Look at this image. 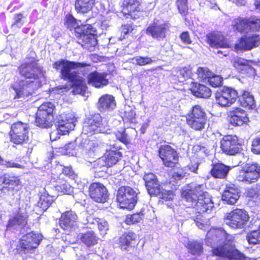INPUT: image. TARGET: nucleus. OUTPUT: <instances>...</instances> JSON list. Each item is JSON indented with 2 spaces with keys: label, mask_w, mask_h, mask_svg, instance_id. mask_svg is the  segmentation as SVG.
<instances>
[{
  "label": "nucleus",
  "mask_w": 260,
  "mask_h": 260,
  "mask_svg": "<svg viewBox=\"0 0 260 260\" xmlns=\"http://www.w3.org/2000/svg\"><path fill=\"white\" fill-rule=\"evenodd\" d=\"M19 74L24 79H19L11 87L16 93L15 98L25 99L42 86L44 73L41 67L35 62L24 63L18 68Z\"/></svg>",
  "instance_id": "1"
},
{
  "label": "nucleus",
  "mask_w": 260,
  "mask_h": 260,
  "mask_svg": "<svg viewBox=\"0 0 260 260\" xmlns=\"http://www.w3.org/2000/svg\"><path fill=\"white\" fill-rule=\"evenodd\" d=\"M233 236L228 234L222 229H211L207 234L206 244L213 247L215 243H223L212 250L213 253L219 256L217 260H244V255L234 249Z\"/></svg>",
  "instance_id": "2"
},
{
  "label": "nucleus",
  "mask_w": 260,
  "mask_h": 260,
  "mask_svg": "<svg viewBox=\"0 0 260 260\" xmlns=\"http://www.w3.org/2000/svg\"><path fill=\"white\" fill-rule=\"evenodd\" d=\"M182 197L188 203L187 206L198 211L196 215L191 217L197 226L204 231L208 230L209 225L205 223V222L202 218L201 212L209 213L214 207L210 195L208 192H203L202 194L198 196L197 194H194V191L192 190H183Z\"/></svg>",
  "instance_id": "3"
},
{
  "label": "nucleus",
  "mask_w": 260,
  "mask_h": 260,
  "mask_svg": "<svg viewBox=\"0 0 260 260\" xmlns=\"http://www.w3.org/2000/svg\"><path fill=\"white\" fill-rule=\"evenodd\" d=\"M86 65L85 63L60 59L53 64V68L59 72L61 79L72 84L74 86L72 92L74 94H77L84 92L86 86L85 80L80 75V73L74 70L84 67Z\"/></svg>",
  "instance_id": "4"
},
{
  "label": "nucleus",
  "mask_w": 260,
  "mask_h": 260,
  "mask_svg": "<svg viewBox=\"0 0 260 260\" xmlns=\"http://www.w3.org/2000/svg\"><path fill=\"white\" fill-rule=\"evenodd\" d=\"M111 130L106 123L102 122V118L100 114H95L90 118H86L84 122L82 128V140L80 143V147L86 150H91V146L94 143L86 138H84V135H92L94 134H111Z\"/></svg>",
  "instance_id": "5"
},
{
  "label": "nucleus",
  "mask_w": 260,
  "mask_h": 260,
  "mask_svg": "<svg viewBox=\"0 0 260 260\" xmlns=\"http://www.w3.org/2000/svg\"><path fill=\"white\" fill-rule=\"evenodd\" d=\"M66 25L71 30L74 28L75 36L82 46L88 48L97 44L96 30L91 25H78L77 20L72 15L67 16Z\"/></svg>",
  "instance_id": "6"
},
{
  "label": "nucleus",
  "mask_w": 260,
  "mask_h": 260,
  "mask_svg": "<svg viewBox=\"0 0 260 260\" xmlns=\"http://www.w3.org/2000/svg\"><path fill=\"white\" fill-rule=\"evenodd\" d=\"M76 121V118L73 113H63L59 115L55 123L56 129L50 134L51 141H56L60 138V135H65L73 129Z\"/></svg>",
  "instance_id": "7"
},
{
  "label": "nucleus",
  "mask_w": 260,
  "mask_h": 260,
  "mask_svg": "<svg viewBox=\"0 0 260 260\" xmlns=\"http://www.w3.org/2000/svg\"><path fill=\"white\" fill-rule=\"evenodd\" d=\"M187 124L196 131H202L205 128L207 123L206 114L199 105L193 106L186 117Z\"/></svg>",
  "instance_id": "8"
},
{
  "label": "nucleus",
  "mask_w": 260,
  "mask_h": 260,
  "mask_svg": "<svg viewBox=\"0 0 260 260\" xmlns=\"http://www.w3.org/2000/svg\"><path fill=\"white\" fill-rule=\"evenodd\" d=\"M116 200L121 208L131 210L137 202V194L129 186H121L117 191Z\"/></svg>",
  "instance_id": "9"
},
{
  "label": "nucleus",
  "mask_w": 260,
  "mask_h": 260,
  "mask_svg": "<svg viewBox=\"0 0 260 260\" xmlns=\"http://www.w3.org/2000/svg\"><path fill=\"white\" fill-rule=\"evenodd\" d=\"M234 28L239 32L247 34L260 30V18L252 16L250 17H239L233 21Z\"/></svg>",
  "instance_id": "10"
},
{
  "label": "nucleus",
  "mask_w": 260,
  "mask_h": 260,
  "mask_svg": "<svg viewBox=\"0 0 260 260\" xmlns=\"http://www.w3.org/2000/svg\"><path fill=\"white\" fill-rule=\"evenodd\" d=\"M28 214L25 209L19 208L13 212L7 226V229L20 230L22 234L27 232Z\"/></svg>",
  "instance_id": "11"
},
{
  "label": "nucleus",
  "mask_w": 260,
  "mask_h": 260,
  "mask_svg": "<svg viewBox=\"0 0 260 260\" xmlns=\"http://www.w3.org/2000/svg\"><path fill=\"white\" fill-rule=\"evenodd\" d=\"M260 178V166L256 163H247L242 167L237 176V180L246 184H251Z\"/></svg>",
  "instance_id": "12"
},
{
  "label": "nucleus",
  "mask_w": 260,
  "mask_h": 260,
  "mask_svg": "<svg viewBox=\"0 0 260 260\" xmlns=\"http://www.w3.org/2000/svg\"><path fill=\"white\" fill-rule=\"evenodd\" d=\"M238 97L237 91L228 87L220 88L215 93L216 103L223 107L231 106Z\"/></svg>",
  "instance_id": "13"
},
{
  "label": "nucleus",
  "mask_w": 260,
  "mask_h": 260,
  "mask_svg": "<svg viewBox=\"0 0 260 260\" xmlns=\"http://www.w3.org/2000/svg\"><path fill=\"white\" fill-rule=\"evenodd\" d=\"M248 219V215L245 210L236 209L228 214L225 223L232 228L242 229L245 225Z\"/></svg>",
  "instance_id": "14"
},
{
  "label": "nucleus",
  "mask_w": 260,
  "mask_h": 260,
  "mask_svg": "<svg viewBox=\"0 0 260 260\" xmlns=\"http://www.w3.org/2000/svg\"><path fill=\"white\" fill-rule=\"evenodd\" d=\"M28 127L27 124L20 121L11 125L9 133L11 141L16 144H20L28 138Z\"/></svg>",
  "instance_id": "15"
},
{
  "label": "nucleus",
  "mask_w": 260,
  "mask_h": 260,
  "mask_svg": "<svg viewBox=\"0 0 260 260\" xmlns=\"http://www.w3.org/2000/svg\"><path fill=\"white\" fill-rule=\"evenodd\" d=\"M260 45V36L257 34L242 36L235 45L237 52L250 50Z\"/></svg>",
  "instance_id": "16"
},
{
  "label": "nucleus",
  "mask_w": 260,
  "mask_h": 260,
  "mask_svg": "<svg viewBox=\"0 0 260 260\" xmlns=\"http://www.w3.org/2000/svg\"><path fill=\"white\" fill-rule=\"evenodd\" d=\"M42 240V235L32 232L23 235L20 240L19 248L22 249L24 253H27L36 248Z\"/></svg>",
  "instance_id": "17"
},
{
  "label": "nucleus",
  "mask_w": 260,
  "mask_h": 260,
  "mask_svg": "<svg viewBox=\"0 0 260 260\" xmlns=\"http://www.w3.org/2000/svg\"><path fill=\"white\" fill-rule=\"evenodd\" d=\"M220 147L224 153L233 155L240 151L241 145L236 136L227 135L221 140Z\"/></svg>",
  "instance_id": "18"
},
{
  "label": "nucleus",
  "mask_w": 260,
  "mask_h": 260,
  "mask_svg": "<svg viewBox=\"0 0 260 260\" xmlns=\"http://www.w3.org/2000/svg\"><path fill=\"white\" fill-rule=\"evenodd\" d=\"M159 155L164 164L173 168L177 163L178 156L176 151L168 145L161 146L159 149Z\"/></svg>",
  "instance_id": "19"
},
{
  "label": "nucleus",
  "mask_w": 260,
  "mask_h": 260,
  "mask_svg": "<svg viewBox=\"0 0 260 260\" xmlns=\"http://www.w3.org/2000/svg\"><path fill=\"white\" fill-rule=\"evenodd\" d=\"M78 216L72 210L64 212L59 219V225L62 229L66 231H72L77 225Z\"/></svg>",
  "instance_id": "20"
},
{
  "label": "nucleus",
  "mask_w": 260,
  "mask_h": 260,
  "mask_svg": "<svg viewBox=\"0 0 260 260\" xmlns=\"http://www.w3.org/2000/svg\"><path fill=\"white\" fill-rule=\"evenodd\" d=\"M89 196L95 202H105L108 197L106 187L100 183H92L89 188Z\"/></svg>",
  "instance_id": "21"
},
{
  "label": "nucleus",
  "mask_w": 260,
  "mask_h": 260,
  "mask_svg": "<svg viewBox=\"0 0 260 260\" xmlns=\"http://www.w3.org/2000/svg\"><path fill=\"white\" fill-rule=\"evenodd\" d=\"M141 7L139 0H124L122 13L127 17V15L133 19L139 17V13L141 11Z\"/></svg>",
  "instance_id": "22"
},
{
  "label": "nucleus",
  "mask_w": 260,
  "mask_h": 260,
  "mask_svg": "<svg viewBox=\"0 0 260 260\" xmlns=\"http://www.w3.org/2000/svg\"><path fill=\"white\" fill-rule=\"evenodd\" d=\"M116 107L115 98L110 94L102 95L99 99L97 108L101 113H108L114 110Z\"/></svg>",
  "instance_id": "23"
},
{
  "label": "nucleus",
  "mask_w": 260,
  "mask_h": 260,
  "mask_svg": "<svg viewBox=\"0 0 260 260\" xmlns=\"http://www.w3.org/2000/svg\"><path fill=\"white\" fill-rule=\"evenodd\" d=\"M167 29V25L166 24L159 23L155 20L147 28L146 32L153 38L161 40L166 37Z\"/></svg>",
  "instance_id": "24"
},
{
  "label": "nucleus",
  "mask_w": 260,
  "mask_h": 260,
  "mask_svg": "<svg viewBox=\"0 0 260 260\" xmlns=\"http://www.w3.org/2000/svg\"><path fill=\"white\" fill-rule=\"evenodd\" d=\"M3 184L1 190L4 194L13 195L21 187L20 180L18 177L14 176L5 178L3 181Z\"/></svg>",
  "instance_id": "25"
},
{
  "label": "nucleus",
  "mask_w": 260,
  "mask_h": 260,
  "mask_svg": "<svg viewBox=\"0 0 260 260\" xmlns=\"http://www.w3.org/2000/svg\"><path fill=\"white\" fill-rule=\"evenodd\" d=\"M107 75V74L105 73H99L96 71L91 72L87 76L88 84L95 88H102L109 83Z\"/></svg>",
  "instance_id": "26"
},
{
  "label": "nucleus",
  "mask_w": 260,
  "mask_h": 260,
  "mask_svg": "<svg viewBox=\"0 0 260 260\" xmlns=\"http://www.w3.org/2000/svg\"><path fill=\"white\" fill-rule=\"evenodd\" d=\"M206 38L207 43L212 48H228L230 47V45L224 36L219 33H209L206 35Z\"/></svg>",
  "instance_id": "27"
},
{
  "label": "nucleus",
  "mask_w": 260,
  "mask_h": 260,
  "mask_svg": "<svg viewBox=\"0 0 260 260\" xmlns=\"http://www.w3.org/2000/svg\"><path fill=\"white\" fill-rule=\"evenodd\" d=\"M121 157L120 152L116 150H110L107 151L105 155L99 158L96 163L98 165L111 167L116 164Z\"/></svg>",
  "instance_id": "28"
},
{
  "label": "nucleus",
  "mask_w": 260,
  "mask_h": 260,
  "mask_svg": "<svg viewBox=\"0 0 260 260\" xmlns=\"http://www.w3.org/2000/svg\"><path fill=\"white\" fill-rule=\"evenodd\" d=\"M230 121L234 126H241L248 121L246 112L243 109L236 108L229 112Z\"/></svg>",
  "instance_id": "29"
},
{
  "label": "nucleus",
  "mask_w": 260,
  "mask_h": 260,
  "mask_svg": "<svg viewBox=\"0 0 260 260\" xmlns=\"http://www.w3.org/2000/svg\"><path fill=\"white\" fill-rule=\"evenodd\" d=\"M143 179L148 192L150 196H153L159 192L160 186L156 176L153 173H145Z\"/></svg>",
  "instance_id": "30"
},
{
  "label": "nucleus",
  "mask_w": 260,
  "mask_h": 260,
  "mask_svg": "<svg viewBox=\"0 0 260 260\" xmlns=\"http://www.w3.org/2000/svg\"><path fill=\"white\" fill-rule=\"evenodd\" d=\"M249 60L237 57L233 62L234 67L240 73L248 76H254L256 74L255 69L249 64Z\"/></svg>",
  "instance_id": "31"
},
{
  "label": "nucleus",
  "mask_w": 260,
  "mask_h": 260,
  "mask_svg": "<svg viewBox=\"0 0 260 260\" xmlns=\"http://www.w3.org/2000/svg\"><path fill=\"white\" fill-rule=\"evenodd\" d=\"M55 108L54 105L50 102L45 103L41 105L38 108L36 115H39V120L42 118L47 119L46 122H53V112Z\"/></svg>",
  "instance_id": "32"
},
{
  "label": "nucleus",
  "mask_w": 260,
  "mask_h": 260,
  "mask_svg": "<svg viewBox=\"0 0 260 260\" xmlns=\"http://www.w3.org/2000/svg\"><path fill=\"white\" fill-rule=\"evenodd\" d=\"M238 189L234 186L227 187L224 191L222 199L228 204L234 205L239 198Z\"/></svg>",
  "instance_id": "33"
},
{
  "label": "nucleus",
  "mask_w": 260,
  "mask_h": 260,
  "mask_svg": "<svg viewBox=\"0 0 260 260\" xmlns=\"http://www.w3.org/2000/svg\"><path fill=\"white\" fill-rule=\"evenodd\" d=\"M192 93L198 98L207 99L211 95V90L207 86L196 83L190 89Z\"/></svg>",
  "instance_id": "34"
},
{
  "label": "nucleus",
  "mask_w": 260,
  "mask_h": 260,
  "mask_svg": "<svg viewBox=\"0 0 260 260\" xmlns=\"http://www.w3.org/2000/svg\"><path fill=\"white\" fill-rule=\"evenodd\" d=\"M230 167L223 164H216L213 166L210 171L213 177L216 178L223 179L228 174Z\"/></svg>",
  "instance_id": "35"
},
{
  "label": "nucleus",
  "mask_w": 260,
  "mask_h": 260,
  "mask_svg": "<svg viewBox=\"0 0 260 260\" xmlns=\"http://www.w3.org/2000/svg\"><path fill=\"white\" fill-rule=\"evenodd\" d=\"M78 237L81 242L88 247H91L96 244L99 238L92 231H88L84 233H80Z\"/></svg>",
  "instance_id": "36"
},
{
  "label": "nucleus",
  "mask_w": 260,
  "mask_h": 260,
  "mask_svg": "<svg viewBox=\"0 0 260 260\" xmlns=\"http://www.w3.org/2000/svg\"><path fill=\"white\" fill-rule=\"evenodd\" d=\"M94 2L95 0H76L75 10L78 13H88L91 10Z\"/></svg>",
  "instance_id": "37"
},
{
  "label": "nucleus",
  "mask_w": 260,
  "mask_h": 260,
  "mask_svg": "<svg viewBox=\"0 0 260 260\" xmlns=\"http://www.w3.org/2000/svg\"><path fill=\"white\" fill-rule=\"evenodd\" d=\"M55 199V196L49 195L45 190L41 193L39 201L37 203V206L43 211H46Z\"/></svg>",
  "instance_id": "38"
},
{
  "label": "nucleus",
  "mask_w": 260,
  "mask_h": 260,
  "mask_svg": "<svg viewBox=\"0 0 260 260\" xmlns=\"http://www.w3.org/2000/svg\"><path fill=\"white\" fill-rule=\"evenodd\" d=\"M241 106L249 109H252L255 105L253 96L250 92L243 91L241 95L238 96Z\"/></svg>",
  "instance_id": "39"
},
{
  "label": "nucleus",
  "mask_w": 260,
  "mask_h": 260,
  "mask_svg": "<svg viewBox=\"0 0 260 260\" xmlns=\"http://www.w3.org/2000/svg\"><path fill=\"white\" fill-rule=\"evenodd\" d=\"M173 74L177 77L178 80L183 82L191 76V71L190 66L177 68L173 71Z\"/></svg>",
  "instance_id": "40"
},
{
  "label": "nucleus",
  "mask_w": 260,
  "mask_h": 260,
  "mask_svg": "<svg viewBox=\"0 0 260 260\" xmlns=\"http://www.w3.org/2000/svg\"><path fill=\"white\" fill-rule=\"evenodd\" d=\"M136 235L133 232L129 231L123 234L119 238V244L122 249L126 250L132 241L135 240Z\"/></svg>",
  "instance_id": "41"
},
{
  "label": "nucleus",
  "mask_w": 260,
  "mask_h": 260,
  "mask_svg": "<svg viewBox=\"0 0 260 260\" xmlns=\"http://www.w3.org/2000/svg\"><path fill=\"white\" fill-rule=\"evenodd\" d=\"M55 187L56 190L64 194H70L73 190V187L66 181H61L60 178L57 180Z\"/></svg>",
  "instance_id": "42"
},
{
  "label": "nucleus",
  "mask_w": 260,
  "mask_h": 260,
  "mask_svg": "<svg viewBox=\"0 0 260 260\" xmlns=\"http://www.w3.org/2000/svg\"><path fill=\"white\" fill-rule=\"evenodd\" d=\"M248 196L255 205L260 206V185L251 188L248 191Z\"/></svg>",
  "instance_id": "43"
},
{
  "label": "nucleus",
  "mask_w": 260,
  "mask_h": 260,
  "mask_svg": "<svg viewBox=\"0 0 260 260\" xmlns=\"http://www.w3.org/2000/svg\"><path fill=\"white\" fill-rule=\"evenodd\" d=\"M196 74L200 81H205L212 75V73L206 67H199Z\"/></svg>",
  "instance_id": "44"
},
{
  "label": "nucleus",
  "mask_w": 260,
  "mask_h": 260,
  "mask_svg": "<svg viewBox=\"0 0 260 260\" xmlns=\"http://www.w3.org/2000/svg\"><path fill=\"white\" fill-rule=\"evenodd\" d=\"M246 238L250 244H260V227L257 230L252 231L248 233Z\"/></svg>",
  "instance_id": "45"
},
{
  "label": "nucleus",
  "mask_w": 260,
  "mask_h": 260,
  "mask_svg": "<svg viewBox=\"0 0 260 260\" xmlns=\"http://www.w3.org/2000/svg\"><path fill=\"white\" fill-rule=\"evenodd\" d=\"M136 113L130 106H125L123 115V119L127 122L133 123L134 122Z\"/></svg>",
  "instance_id": "46"
},
{
  "label": "nucleus",
  "mask_w": 260,
  "mask_h": 260,
  "mask_svg": "<svg viewBox=\"0 0 260 260\" xmlns=\"http://www.w3.org/2000/svg\"><path fill=\"white\" fill-rule=\"evenodd\" d=\"M132 61L134 64L143 66L152 63L153 60L148 57L137 56L132 59Z\"/></svg>",
  "instance_id": "47"
},
{
  "label": "nucleus",
  "mask_w": 260,
  "mask_h": 260,
  "mask_svg": "<svg viewBox=\"0 0 260 260\" xmlns=\"http://www.w3.org/2000/svg\"><path fill=\"white\" fill-rule=\"evenodd\" d=\"M189 250L193 255H199L203 251V247L199 242H191L189 244Z\"/></svg>",
  "instance_id": "48"
},
{
  "label": "nucleus",
  "mask_w": 260,
  "mask_h": 260,
  "mask_svg": "<svg viewBox=\"0 0 260 260\" xmlns=\"http://www.w3.org/2000/svg\"><path fill=\"white\" fill-rule=\"evenodd\" d=\"M23 16L21 13L15 14L13 16V22L12 24V28L14 29L20 28L23 25L22 19Z\"/></svg>",
  "instance_id": "49"
},
{
  "label": "nucleus",
  "mask_w": 260,
  "mask_h": 260,
  "mask_svg": "<svg viewBox=\"0 0 260 260\" xmlns=\"http://www.w3.org/2000/svg\"><path fill=\"white\" fill-rule=\"evenodd\" d=\"M159 192V193L153 196L158 197L159 198L166 201L172 200L174 198L173 191L171 190H166L160 188Z\"/></svg>",
  "instance_id": "50"
},
{
  "label": "nucleus",
  "mask_w": 260,
  "mask_h": 260,
  "mask_svg": "<svg viewBox=\"0 0 260 260\" xmlns=\"http://www.w3.org/2000/svg\"><path fill=\"white\" fill-rule=\"evenodd\" d=\"M176 4L180 13L183 16L187 15L188 13L187 0H177Z\"/></svg>",
  "instance_id": "51"
},
{
  "label": "nucleus",
  "mask_w": 260,
  "mask_h": 260,
  "mask_svg": "<svg viewBox=\"0 0 260 260\" xmlns=\"http://www.w3.org/2000/svg\"><path fill=\"white\" fill-rule=\"evenodd\" d=\"M207 81L211 86L216 87L221 85L222 78L220 76L214 75L212 73V75L210 76Z\"/></svg>",
  "instance_id": "52"
},
{
  "label": "nucleus",
  "mask_w": 260,
  "mask_h": 260,
  "mask_svg": "<svg viewBox=\"0 0 260 260\" xmlns=\"http://www.w3.org/2000/svg\"><path fill=\"white\" fill-rule=\"evenodd\" d=\"M115 135L116 139L121 142L125 144H127L129 143V139L125 133V130L117 131L115 133Z\"/></svg>",
  "instance_id": "53"
},
{
  "label": "nucleus",
  "mask_w": 260,
  "mask_h": 260,
  "mask_svg": "<svg viewBox=\"0 0 260 260\" xmlns=\"http://www.w3.org/2000/svg\"><path fill=\"white\" fill-rule=\"evenodd\" d=\"M141 220L142 217L140 214L136 213L132 215H128L125 219V222L127 224H131L139 222Z\"/></svg>",
  "instance_id": "54"
},
{
  "label": "nucleus",
  "mask_w": 260,
  "mask_h": 260,
  "mask_svg": "<svg viewBox=\"0 0 260 260\" xmlns=\"http://www.w3.org/2000/svg\"><path fill=\"white\" fill-rule=\"evenodd\" d=\"M96 225L102 235H105L109 228L108 222L103 219H99Z\"/></svg>",
  "instance_id": "55"
},
{
  "label": "nucleus",
  "mask_w": 260,
  "mask_h": 260,
  "mask_svg": "<svg viewBox=\"0 0 260 260\" xmlns=\"http://www.w3.org/2000/svg\"><path fill=\"white\" fill-rule=\"evenodd\" d=\"M251 150L255 154H260V136L253 140Z\"/></svg>",
  "instance_id": "56"
},
{
  "label": "nucleus",
  "mask_w": 260,
  "mask_h": 260,
  "mask_svg": "<svg viewBox=\"0 0 260 260\" xmlns=\"http://www.w3.org/2000/svg\"><path fill=\"white\" fill-rule=\"evenodd\" d=\"M45 118H42V120H39V115H36V125L42 128H48L52 125V123L46 122Z\"/></svg>",
  "instance_id": "57"
},
{
  "label": "nucleus",
  "mask_w": 260,
  "mask_h": 260,
  "mask_svg": "<svg viewBox=\"0 0 260 260\" xmlns=\"http://www.w3.org/2000/svg\"><path fill=\"white\" fill-rule=\"evenodd\" d=\"M58 170H61L62 173L63 175L68 176L70 178H73L74 176V173L71 167H67L62 168L61 166H58L57 167Z\"/></svg>",
  "instance_id": "58"
},
{
  "label": "nucleus",
  "mask_w": 260,
  "mask_h": 260,
  "mask_svg": "<svg viewBox=\"0 0 260 260\" xmlns=\"http://www.w3.org/2000/svg\"><path fill=\"white\" fill-rule=\"evenodd\" d=\"M100 218H94L92 216H88L86 219V222H83L84 224H87L90 229L93 228L98 223Z\"/></svg>",
  "instance_id": "59"
},
{
  "label": "nucleus",
  "mask_w": 260,
  "mask_h": 260,
  "mask_svg": "<svg viewBox=\"0 0 260 260\" xmlns=\"http://www.w3.org/2000/svg\"><path fill=\"white\" fill-rule=\"evenodd\" d=\"M187 176V173H184L182 169H180L173 173L172 178L175 181H179Z\"/></svg>",
  "instance_id": "60"
},
{
  "label": "nucleus",
  "mask_w": 260,
  "mask_h": 260,
  "mask_svg": "<svg viewBox=\"0 0 260 260\" xmlns=\"http://www.w3.org/2000/svg\"><path fill=\"white\" fill-rule=\"evenodd\" d=\"M182 42L186 44H190L192 42L188 32L184 31L180 35Z\"/></svg>",
  "instance_id": "61"
},
{
  "label": "nucleus",
  "mask_w": 260,
  "mask_h": 260,
  "mask_svg": "<svg viewBox=\"0 0 260 260\" xmlns=\"http://www.w3.org/2000/svg\"><path fill=\"white\" fill-rule=\"evenodd\" d=\"M133 30L132 28V26L130 24H126L122 26V30L121 33L123 34V38H124L125 35H126L128 32H132ZM120 39L122 40L121 38H120Z\"/></svg>",
  "instance_id": "62"
},
{
  "label": "nucleus",
  "mask_w": 260,
  "mask_h": 260,
  "mask_svg": "<svg viewBox=\"0 0 260 260\" xmlns=\"http://www.w3.org/2000/svg\"><path fill=\"white\" fill-rule=\"evenodd\" d=\"M75 145L73 143H70L66 144L64 146V149L66 151V153L69 155H74L73 150L74 149Z\"/></svg>",
  "instance_id": "63"
},
{
  "label": "nucleus",
  "mask_w": 260,
  "mask_h": 260,
  "mask_svg": "<svg viewBox=\"0 0 260 260\" xmlns=\"http://www.w3.org/2000/svg\"><path fill=\"white\" fill-rule=\"evenodd\" d=\"M3 164L6 166L7 167L9 168H22L23 166L21 165L15 163V162L13 161L12 160L10 161H5V162H3Z\"/></svg>",
  "instance_id": "64"
}]
</instances>
